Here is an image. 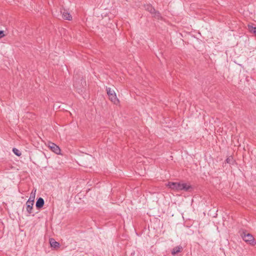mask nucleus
I'll list each match as a JSON object with an SVG mask.
<instances>
[{
  "mask_svg": "<svg viewBox=\"0 0 256 256\" xmlns=\"http://www.w3.org/2000/svg\"><path fill=\"white\" fill-rule=\"evenodd\" d=\"M74 78V86L76 88L80 90L82 88L86 86V81L83 79L82 77L79 76L77 74H75Z\"/></svg>",
  "mask_w": 256,
  "mask_h": 256,
  "instance_id": "nucleus-1",
  "label": "nucleus"
},
{
  "mask_svg": "<svg viewBox=\"0 0 256 256\" xmlns=\"http://www.w3.org/2000/svg\"><path fill=\"white\" fill-rule=\"evenodd\" d=\"M241 236L246 242L254 246L256 244L253 236L251 234L247 233L246 232H242Z\"/></svg>",
  "mask_w": 256,
  "mask_h": 256,
  "instance_id": "nucleus-2",
  "label": "nucleus"
},
{
  "mask_svg": "<svg viewBox=\"0 0 256 256\" xmlns=\"http://www.w3.org/2000/svg\"><path fill=\"white\" fill-rule=\"evenodd\" d=\"M144 6L146 10L149 12L151 14H152L153 17L158 19L161 18V16L159 12L156 11L151 4H147L144 5Z\"/></svg>",
  "mask_w": 256,
  "mask_h": 256,
  "instance_id": "nucleus-3",
  "label": "nucleus"
},
{
  "mask_svg": "<svg viewBox=\"0 0 256 256\" xmlns=\"http://www.w3.org/2000/svg\"><path fill=\"white\" fill-rule=\"evenodd\" d=\"M107 94L109 99L114 104H117L119 103V100L117 98L116 94L114 90H112L110 88H106Z\"/></svg>",
  "mask_w": 256,
  "mask_h": 256,
  "instance_id": "nucleus-4",
  "label": "nucleus"
},
{
  "mask_svg": "<svg viewBox=\"0 0 256 256\" xmlns=\"http://www.w3.org/2000/svg\"><path fill=\"white\" fill-rule=\"evenodd\" d=\"M181 186V182H169L166 186H168L170 188L173 190L176 191H180V188Z\"/></svg>",
  "mask_w": 256,
  "mask_h": 256,
  "instance_id": "nucleus-5",
  "label": "nucleus"
},
{
  "mask_svg": "<svg viewBox=\"0 0 256 256\" xmlns=\"http://www.w3.org/2000/svg\"><path fill=\"white\" fill-rule=\"evenodd\" d=\"M48 146L56 154H60V149L58 147V146L56 145L55 144L52 142H49L48 143Z\"/></svg>",
  "mask_w": 256,
  "mask_h": 256,
  "instance_id": "nucleus-6",
  "label": "nucleus"
},
{
  "mask_svg": "<svg viewBox=\"0 0 256 256\" xmlns=\"http://www.w3.org/2000/svg\"><path fill=\"white\" fill-rule=\"evenodd\" d=\"M60 13L62 14V18L66 20H72V15L66 9L60 10Z\"/></svg>",
  "mask_w": 256,
  "mask_h": 256,
  "instance_id": "nucleus-7",
  "label": "nucleus"
},
{
  "mask_svg": "<svg viewBox=\"0 0 256 256\" xmlns=\"http://www.w3.org/2000/svg\"><path fill=\"white\" fill-rule=\"evenodd\" d=\"M180 190H184L185 192H192L193 188L192 186L186 183L181 182Z\"/></svg>",
  "mask_w": 256,
  "mask_h": 256,
  "instance_id": "nucleus-8",
  "label": "nucleus"
},
{
  "mask_svg": "<svg viewBox=\"0 0 256 256\" xmlns=\"http://www.w3.org/2000/svg\"><path fill=\"white\" fill-rule=\"evenodd\" d=\"M34 204V201L32 202L31 200H28L26 203V211L29 214L32 213V210L33 208Z\"/></svg>",
  "mask_w": 256,
  "mask_h": 256,
  "instance_id": "nucleus-9",
  "label": "nucleus"
},
{
  "mask_svg": "<svg viewBox=\"0 0 256 256\" xmlns=\"http://www.w3.org/2000/svg\"><path fill=\"white\" fill-rule=\"evenodd\" d=\"M44 202L42 198H39L36 202V207L37 209L40 210L42 208L44 205Z\"/></svg>",
  "mask_w": 256,
  "mask_h": 256,
  "instance_id": "nucleus-10",
  "label": "nucleus"
},
{
  "mask_svg": "<svg viewBox=\"0 0 256 256\" xmlns=\"http://www.w3.org/2000/svg\"><path fill=\"white\" fill-rule=\"evenodd\" d=\"M50 246L52 248H56L60 247V244L58 242H56L55 240L53 238H51L50 239Z\"/></svg>",
  "mask_w": 256,
  "mask_h": 256,
  "instance_id": "nucleus-11",
  "label": "nucleus"
},
{
  "mask_svg": "<svg viewBox=\"0 0 256 256\" xmlns=\"http://www.w3.org/2000/svg\"><path fill=\"white\" fill-rule=\"evenodd\" d=\"M182 250V246H177L172 249V255L174 256L176 254H178V252H180Z\"/></svg>",
  "mask_w": 256,
  "mask_h": 256,
  "instance_id": "nucleus-12",
  "label": "nucleus"
},
{
  "mask_svg": "<svg viewBox=\"0 0 256 256\" xmlns=\"http://www.w3.org/2000/svg\"><path fill=\"white\" fill-rule=\"evenodd\" d=\"M226 162L228 163V164H233V162H234V160H233V158L232 156H229L228 157L226 160Z\"/></svg>",
  "mask_w": 256,
  "mask_h": 256,
  "instance_id": "nucleus-13",
  "label": "nucleus"
},
{
  "mask_svg": "<svg viewBox=\"0 0 256 256\" xmlns=\"http://www.w3.org/2000/svg\"><path fill=\"white\" fill-rule=\"evenodd\" d=\"M248 29L250 32H252L254 34V30H256V27H254L252 25L248 24Z\"/></svg>",
  "mask_w": 256,
  "mask_h": 256,
  "instance_id": "nucleus-14",
  "label": "nucleus"
},
{
  "mask_svg": "<svg viewBox=\"0 0 256 256\" xmlns=\"http://www.w3.org/2000/svg\"><path fill=\"white\" fill-rule=\"evenodd\" d=\"M12 152L17 156H20L22 154L20 150L16 148H13Z\"/></svg>",
  "mask_w": 256,
  "mask_h": 256,
  "instance_id": "nucleus-15",
  "label": "nucleus"
},
{
  "mask_svg": "<svg viewBox=\"0 0 256 256\" xmlns=\"http://www.w3.org/2000/svg\"><path fill=\"white\" fill-rule=\"evenodd\" d=\"M34 198H35V192H32L30 194V197L28 200H31L32 202L33 201L34 202Z\"/></svg>",
  "mask_w": 256,
  "mask_h": 256,
  "instance_id": "nucleus-16",
  "label": "nucleus"
},
{
  "mask_svg": "<svg viewBox=\"0 0 256 256\" xmlns=\"http://www.w3.org/2000/svg\"><path fill=\"white\" fill-rule=\"evenodd\" d=\"M6 36V34H4V31L0 30V38H2Z\"/></svg>",
  "mask_w": 256,
  "mask_h": 256,
  "instance_id": "nucleus-17",
  "label": "nucleus"
},
{
  "mask_svg": "<svg viewBox=\"0 0 256 256\" xmlns=\"http://www.w3.org/2000/svg\"><path fill=\"white\" fill-rule=\"evenodd\" d=\"M254 36H256V30H254Z\"/></svg>",
  "mask_w": 256,
  "mask_h": 256,
  "instance_id": "nucleus-18",
  "label": "nucleus"
}]
</instances>
